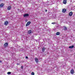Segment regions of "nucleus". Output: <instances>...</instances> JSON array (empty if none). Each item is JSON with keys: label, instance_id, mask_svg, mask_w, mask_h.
<instances>
[{"label": "nucleus", "instance_id": "obj_1", "mask_svg": "<svg viewBox=\"0 0 75 75\" xmlns=\"http://www.w3.org/2000/svg\"><path fill=\"white\" fill-rule=\"evenodd\" d=\"M29 16V14L27 13L23 15L24 17H28Z\"/></svg>", "mask_w": 75, "mask_h": 75}, {"label": "nucleus", "instance_id": "obj_2", "mask_svg": "<svg viewBox=\"0 0 75 75\" xmlns=\"http://www.w3.org/2000/svg\"><path fill=\"white\" fill-rule=\"evenodd\" d=\"M30 24H31V22H30V21H28V22H27V23L26 24V26L27 27V26H28V25H30Z\"/></svg>", "mask_w": 75, "mask_h": 75}, {"label": "nucleus", "instance_id": "obj_3", "mask_svg": "<svg viewBox=\"0 0 75 75\" xmlns=\"http://www.w3.org/2000/svg\"><path fill=\"white\" fill-rule=\"evenodd\" d=\"M31 33H32V32H31V30H28V34H31Z\"/></svg>", "mask_w": 75, "mask_h": 75}, {"label": "nucleus", "instance_id": "obj_4", "mask_svg": "<svg viewBox=\"0 0 75 75\" xmlns=\"http://www.w3.org/2000/svg\"><path fill=\"white\" fill-rule=\"evenodd\" d=\"M8 46V43L6 42L4 45V47H6Z\"/></svg>", "mask_w": 75, "mask_h": 75}, {"label": "nucleus", "instance_id": "obj_5", "mask_svg": "<svg viewBox=\"0 0 75 75\" xmlns=\"http://www.w3.org/2000/svg\"><path fill=\"white\" fill-rule=\"evenodd\" d=\"M4 6V4L2 3L0 4V8H2Z\"/></svg>", "mask_w": 75, "mask_h": 75}, {"label": "nucleus", "instance_id": "obj_6", "mask_svg": "<svg viewBox=\"0 0 75 75\" xmlns=\"http://www.w3.org/2000/svg\"><path fill=\"white\" fill-rule=\"evenodd\" d=\"M73 14V12H71L69 13V16H72Z\"/></svg>", "mask_w": 75, "mask_h": 75}, {"label": "nucleus", "instance_id": "obj_7", "mask_svg": "<svg viewBox=\"0 0 75 75\" xmlns=\"http://www.w3.org/2000/svg\"><path fill=\"white\" fill-rule=\"evenodd\" d=\"M35 60L36 63H38V59L37 58H35Z\"/></svg>", "mask_w": 75, "mask_h": 75}, {"label": "nucleus", "instance_id": "obj_8", "mask_svg": "<svg viewBox=\"0 0 75 75\" xmlns=\"http://www.w3.org/2000/svg\"><path fill=\"white\" fill-rule=\"evenodd\" d=\"M71 74H73L74 73V69H72L71 71Z\"/></svg>", "mask_w": 75, "mask_h": 75}, {"label": "nucleus", "instance_id": "obj_9", "mask_svg": "<svg viewBox=\"0 0 75 75\" xmlns=\"http://www.w3.org/2000/svg\"><path fill=\"white\" fill-rule=\"evenodd\" d=\"M66 9H63V10L62 11V12L63 13H65V12H66Z\"/></svg>", "mask_w": 75, "mask_h": 75}, {"label": "nucleus", "instance_id": "obj_10", "mask_svg": "<svg viewBox=\"0 0 75 75\" xmlns=\"http://www.w3.org/2000/svg\"><path fill=\"white\" fill-rule=\"evenodd\" d=\"M7 10H11V6H8L7 8Z\"/></svg>", "mask_w": 75, "mask_h": 75}, {"label": "nucleus", "instance_id": "obj_11", "mask_svg": "<svg viewBox=\"0 0 75 75\" xmlns=\"http://www.w3.org/2000/svg\"><path fill=\"white\" fill-rule=\"evenodd\" d=\"M8 21H5L4 23L5 25H7L8 24Z\"/></svg>", "mask_w": 75, "mask_h": 75}, {"label": "nucleus", "instance_id": "obj_12", "mask_svg": "<svg viewBox=\"0 0 75 75\" xmlns=\"http://www.w3.org/2000/svg\"><path fill=\"white\" fill-rule=\"evenodd\" d=\"M63 3L64 4H66L67 3V0H64Z\"/></svg>", "mask_w": 75, "mask_h": 75}, {"label": "nucleus", "instance_id": "obj_13", "mask_svg": "<svg viewBox=\"0 0 75 75\" xmlns=\"http://www.w3.org/2000/svg\"><path fill=\"white\" fill-rule=\"evenodd\" d=\"M74 47V46L72 45L71 46H70L69 47V48H73Z\"/></svg>", "mask_w": 75, "mask_h": 75}, {"label": "nucleus", "instance_id": "obj_14", "mask_svg": "<svg viewBox=\"0 0 75 75\" xmlns=\"http://www.w3.org/2000/svg\"><path fill=\"white\" fill-rule=\"evenodd\" d=\"M45 48L43 47L42 48V51H43L44 52V51H45Z\"/></svg>", "mask_w": 75, "mask_h": 75}, {"label": "nucleus", "instance_id": "obj_15", "mask_svg": "<svg viewBox=\"0 0 75 75\" xmlns=\"http://www.w3.org/2000/svg\"><path fill=\"white\" fill-rule=\"evenodd\" d=\"M64 27V30H67V28L66 27Z\"/></svg>", "mask_w": 75, "mask_h": 75}, {"label": "nucleus", "instance_id": "obj_16", "mask_svg": "<svg viewBox=\"0 0 75 75\" xmlns=\"http://www.w3.org/2000/svg\"><path fill=\"white\" fill-rule=\"evenodd\" d=\"M60 34V33L59 32H57L56 33V35H59Z\"/></svg>", "mask_w": 75, "mask_h": 75}, {"label": "nucleus", "instance_id": "obj_17", "mask_svg": "<svg viewBox=\"0 0 75 75\" xmlns=\"http://www.w3.org/2000/svg\"><path fill=\"white\" fill-rule=\"evenodd\" d=\"M7 74H8V75H10V74H11V72H8Z\"/></svg>", "mask_w": 75, "mask_h": 75}, {"label": "nucleus", "instance_id": "obj_18", "mask_svg": "<svg viewBox=\"0 0 75 75\" xmlns=\"http://www.w3.org/2000/svg\"><path fill=\"white\" fill-rule=\"evenodd\" d=\"M31 74V75H34V73L33 72H32Z\"/></svg>", "mask_w": 75, "mask_h": 75}, {"label": "nucleus", "instance_id": "obj_19", "mask_svg": "<svg viewBox=\"0 0 75 75\" xmlns=\"http://www.w3.org/2000/svg\"><path fill=\"white\" fill-rule=\"evenodd\" d=\"M48 3V1L46 2V4H47V5H49V4H47V3Z\"/></svg>", "mask_w": 75, "mask_h": 75}, {"label": "nucleus", "instance_id": "obj_20", "mask_svg": "<svg viewBox=\"0 0 75 75\" xmlns=\"http://www.w3.org/2000/svg\"><path fill=\"white\" fill-rule=\"evenodd\" d=\"M25 58H26V59H28V57H27V56H26V57H25Z\"/></svg>", "mask_w": 75, "mask_h": 75}, {"label": "nucleus", "instance_id": "obj_21", "mask_svg": "<svg viewBox=\"0 0 75 75\" xmlns=\"http://www.w3.org/2000/svg\"><path fill=\"white\" fill-rule=\"evenodd\" d=\"M52 24H55V23L54 22H53L52 23Z\"/></svg>", "mask_w": 75, "mask_h": 75}, {"label": "nucleus", "instance_id": "obj_22", "mask_svg": "<svg viewBox=\"0 0 75 75\" xmlns=\"http://www.w3.org/2000/svg\"><path fill=\"white\" fill-rule=\"evenodd\" d=\"M21 69H23V66H21Z\"/></svg>", "mask_w": 75, "mask_h": 75}, {"label": "nucleus", "instance_id": "obj_23", "mask_svg": "<svg viewBox=\"0 0 75 75\" xmlns=\"http://www.w3.org/2000/svg\"><path fill=\"white\" fill-rule=\"evenodd\" d=\"M17 65H20V64L17 63Z\"/></svg>", "mask_w": 75, "mask_h": 75}, {"label": "nucleus", "instance_id": "obj_24", "mask_svg": "<svg viewBox=\"0 0 75 75\" xmlns=\"http://www.w3.org/2000/svg\"><path fill=\"white\" fill-rule=\"evenodd\" d=\"M45 12H47V10L46 9L45 10Z\"/></svg>", "mask_w": 75, "mask_h": 75}, {"label": "nucleus", "instance_id": "obj_25", "mask_svg": "<svg viewBox=\"0 0 75 75\" xmlns=\"http://www.w3.org/2000/svg\"><path fill=\"white\" fill-rule=\"evenodd\" d=\"M1 62H2V61H1L0 60V63H1Z\"/></svg>", "mask_w": 75, "mask_h": 75}, {"label": "nucleus", "instance_id": "obj_26", "mask_svg": "<svg viewBox=\"0 0 75 75\" xmlns=\"http://www.w3.org/2000/svg\"><path fill=\"white\" fill-rule=\"evenodd\" d=\"M35 35H37V34H35Z\"/></svg>", "mask_w": 75, "mask_h": 75}, {"label": "nucleus", "instance_id": "obj_27", "mask_svg": "<svg viewBox=\"0 0 75 75\" xmlns=\"http://www.w3.org/2000/svg\"><path fill=\"white\" fill-rule=\"evenodd\" d=\"M1 0H0V1H1Z\"/></svg>", "mask_w": 75, "mask_h": 75}]
</instances>
